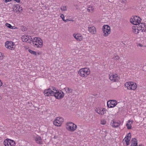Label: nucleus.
Returning <instances> with one entry per match:
<instances>
[{"mask_svg":"<svg viewBox=\"0 0 146 146\" xmlns=\"http://www.w3.org/2000/svg\"><path fill=\"white\" fill-rule=\"evenodd\" d=\"M138 146H143L142 145H139Z\"/></svg>","mask_w":146,"mask_h":146,"instance_id":"obj_42","label":"nucleus"},{"mask_svg":"<svg viewBox=\"0 0 146 146\" xmlns=\"http://www.w3.org/2000/svg\"><path fill=\"white\" fill-rule=\"evenodd\" d=\"M69 20L68 19H67L66 20H64L63 21H64L65 22H66L67 21H68Z\"/></svg>","mask_w":146,"mask_h":146,"instance_id":"obj_40","label":"nucleus"},{"mask_svg":"<svg viewBox=\"0 0 146 146\" xmlns=\"http://www.w3.org/2000/svg\"><path fill=\"white\" fill-rule=\"evenodd\" d=\"M88 7L87 10L89 12H92L94 10V8L92 6H89Z\"/></svg>","mask_w":146,"mask_h":146,"instance_id":"obj_25","label":"nucleus"},{"mask_svg":"<svg viewBox=\"0 0 146 146\" xmlns=\"http://www.w3.org/2000/svg\"><path fill=\"white\" fill-rule=\"evenodd\" d=\"M76 125L72 122L68 123L67 125V129L70 131H74L76 130Z\"/></svg>","mask_w":146,"mask_h":146,"instance_id":"obj_6","label":"nucleus"},{"mask_svg":"<svg viewBox=\"0 0 146 146\" xmlns=\"http://www.w3.org/2000/svg\"><path fill=\"white\" fill-rule=\"evenodd\" d=\"M6 25L7 27L10 29H13V27H12L11 25L9 23H6Z\"/></svg>","mask_w":146,"mask_h":146,"instance_id":"obj_30","label":"nucleus"},{"mask_svg":"<svg viewBox=\"0 0 146 146\" xmlns=\"http://www.w3.org/2000/svg\"><path fill=\"white\" fill-rule=\"evenodd\" d=\"M95 111L98 114L102 115L106 113L107 110L104 108H98L96 109Z\"/></svg>","mask_w":146,"mask_h":146,"instance_id":"obj_16","label":"nucleus"},{"mask_svg":"<svg viewBox=\"0 0 146 146\" xmlns=\"http://www.w3.org/2000/svg\"><path fill=\"white\" fill-rule=\"evenodd\" d=\"M3 83L1 80H0V87L2 86Z\"/></svg>","mask_w":146,"mask_h":146,"instance_id":"obj_39","label":"nucleus"},{"mask_svg":"<svg viewBox=\"0 0 146 146\" xmlns=\"http://www.w3.org/2000/svg\"><path fill=\"white\" fill-rule=\"evenodd\" d=\"M2 98V97L0 96V100H1Z\"/></svg>","mask_w":146,"mask_h":146,"instance_id":"obj_41","label":"nucleus"},{"mask_svg":"<svg viewBox=\"0 0 146 146\" xmlns=\"http://www.w3.org/2000/svg\"><path fill=\"white\" fill-rule=\"evenodd\" d=\"M106 122L105 119H103L101 121L100 124L103 125H104L106 124Z\"/></svg>","mask_w":146,"mask_h":146,"instance_id":"obj_31","label":"nucleus"},{"mask_svg":"<svg viewBox=\"0 0 146 146\" xmlns=\"http://www.w3.org/2000/svg\"><path fill=\"white\" fill-rule=\"evenodd\" d=\"M125 87L129 90H135L137 88V85L136 83L132 82H126L125 84Z\"/></svg>","mask_w":146,"mask_h":146,"instance_id":"obj_3","label":"nucleus"},{"mask_svg":"<svg viewBox=\"0 0 146 146\" xmlns=\"http://www.w3.org/2000/svg\"><path fill=\"white\" fill-rule=\"evenodd\" d=\"M60 9L62 11H67V8L66 6H62L60 8Z\"/></svg>","mask_w":146,"mask_h":146,"instance_id":"obj_28","label":"nucleus"},{"mask_svg":"<svg viewBox=\"0 0 146 146\" xmlns=\"http://www.w3.org/2000/svg\"><path fill=\"white\" fill-rule=\"evenodd\" d=\"M32 42L34 46L36 47L41 48L43 45L42 40L40 38L35 37L33 39Z\"/></svg>","mask_w":146,"mask_h":146,"instance_id":"obj_2","label":"nucleus"},{"mask_svg":"<svg viewBox=\"0 0 146 146\" xmlns=\"http://www.w3.org/2000/svg\"><path fill=\"white\" fill-rule=\"evenodd\" d=\"M129 135H131L130 133H129V134L127 135V136H126L123 140V142L124 143L125 142L127 145H128L129 144L130 139H129Z\"/></svg>","mask_w":146,"mask_h":146,"instance_id":"obj_19","label":"nucleus"},{"mask_svg":"<svg viewBox=\"0 0 146 146\" xmlns=\"http://www.w3.org/2000/svg\"><path fill=\"white\" fill-rule=\"evenodd\" d=\"M14 11L15 12H17L18 11H19V9H15V10L14 9Z\"/></svg>","mask_w":146,"mask_h":146,"instance_id":"obj_37","label":"nucleus"},{"mask_svg":"<svg viewBox=\"0 0 146 146\" xmlns=\"http://www.w3.org/2000/svg\"><path fill=\"white\" fill-rule=\"evenodd\" d=\"M141 20V19L139 17H138L137 16H135L131 18L130 21L133 24L137 25L140 23Z\"/></svg>","mask_w":146,"mask_h":146,"instance_id":"obj_5","label":"nucleus"},{"mask_svg":"<svg viewBox=\"0 0 146 146\" xmlns=\"http://www.w3.org/2000/svg\"><path fill=\"white\" fill-rule=\"evenodd\" d=\"M35 139L36 143L40 144H42V139L40 136L37 135L35 137Z\"/></svg>","mask_w":146,"mask_h":146,"instance_id":"obj_18","label":"nucleus"},{"mask_svg":"<svg viewBox=\"0 0 146 146\" xmlns=\"http://www.w3.org/2000/svg\"><path fill=\"white\" fill-rule=\"evenodd\" d=\"M119 58V57L116 54L114 55L112 57V59L115 60H117Z\"/></svg>","mask_w":146,"mask_h":146,"instance_id":"obj_27","label":"nucleus"},{"mask_svg":"<svg viewBox=\"0 0 146 146\" xmlns=\"http://www.w3.org/2000/svg\"><path fill=\"white\" fill-rule=\"evenodd\" d=\"M111 125L113 128H117L120 125H122V123L120 120H112L110 123Z\"/></svg>","mask_w":146,"mask_h":146,"instance_id":"obj_10","label":"nucleus"},{"mask_svg":"<svg viewBox=\"0 0 146 146\" xmlns=\"http://www.w3.org/2000/svg\"><path fill=\"white\" fill-rule=\"evenodd\" d=\"M73 36L78 41H81L82 40V37L80 34H74Z\"/></svg>","mask_w":146,"mask_h":146,"instance_id":"obj_20","label":"nucleus"},{"mask_svg":"<svg viewBox=\"0 0 146 146\" xmlns=\"http://www.w3.org/2000/svg\"><path fill=\"white\" fill-rule=\"evenodd\" d=\"M88 30L90 33L92 34H95L96 33V30L94 26L88 27Z\"/></svg>","mask_w":146,"mask_h":146,"instance_id":"obj_17","label":"nucleus"},{"mask_svg":"<svg viewBox=\"0 0 146 146\" xmlns=\"http://www.w3.org/2000/svg\"><path fill=\"white\" fill-rule=\"evenodd\" d=\"M50 88L52 90H54V91H55V92L56 91V90H56V88L54 87H52Z\"/></svg>","mask_w":146,"mask_h":146,"instance_id":"obj_34","label":"nucleus"},{"mask_svg":"<svg viewBox=\"0 0 146 146\" xmlns=\"http://www.w3.org/2000/svg\"><path fill=\"white\" fill-rule=\"evenodd\" d=\"M3 54L0 52V59H2L3 58Z\"/></svg>","mask_w":146,"mask_h":146,"instance_id":"obj_33","label":"nucleus"},{"mask_svg":"<svg viewBox=\"0 0 146 146\" xmlns=\"http://www.w3.org/2000/svg\"><path fill=\"white\" fill-rule=\"evenodd\" d=\"M117 104V102L115 100H110L107 102V106L109 108L115 107Z\"/></svg>","mask_w":146,"mask_h":146,"instance_id":"obj_15","label":"nucleus"},{"mask_svg":"<svg viewBox=\"0 0 146 146\" xmlns=\"http://www.w3.org/2000/svg\"><path fill=\"white\" fill-rule=\"evenodd\" d=\"M133 32L135 34H137L139 33V30L137 29V27L136 26H134L132 27Z\"/></svg>","mask_w":146,"mask_h":146,"instance_id":"obj_24","label":"nucleus"},{"mask_svg":"<svg viewBox=\"0 0 146 146\" xmlns=\"http://www.w3.org/2000/svg\"><path fill=\"white\" fill-rule=\"evenodd\" d=\"M15 7L16 9H19L20 8V5H17Z\"/></svg>","mask_w":146,"mask_h":146,"instance_id":"obj_35","label":"nucleus"},{"mask_svg":"<svg viewBox=\"0 0 146 146\" xmlns=\"http://www.w3.org/2000/svg\"><path fill=\"white\" fill-rule=\"evenodd\" d=\"M139 26V27H140L141 28V29L140 30H142V31H143V30H144L145 29V30L146 29V24L145 23H140L138 24Z\"/></svg>","mask_w":146,"mask_h":146,"instance_id":"obj_22","label":"nucleus"},{"mask_svg":"<svg viewBox=\"0 0 146 146\" xmlns=\"http://www.w3.org/2000/svg\"><path fill=\"white\" fill-rule=\"evenodd\" d=\"M102 30L104 36H107L110 33V28L108 25H104L103 27Z\"/></svg>","mask_w":146,"mask_h":146,"instance_id":"obj_4","label":"nucleus"},{"mask_svg":"<svg viewBox=\"0 0 146 146\" xmlns=\"http://www.w3.org/2000/svg\"><path fill=\"white\" fill-rule=\"evenodd\" d=\"M137 46H138L140 47H142L143 46L142 44L140 43H138L137 44Z\"/></svg>","mask_w":146,"mask_h":146,"instance_id":"obj_36","label":"nucleus"},{"mask_svg":"<svg viewBox=\"0 0 146 146\" xmlns=\"http://www.w3.org/2000/svg\"><path fill=\"white\" fill-rule=\"evenodd\" d=\"M133 122V121H132L128 120L126 124V126L128 129H130L131 128V124Z\"/></svg>","mask_w":146,"mask_h":146,"instance_id":"obj_23","label":"nucleus"},{"mask_svg":"<svg viewBox=\"0 0 146 146\" xmlns=\"http://www.w3.org/2000/svg\"><path fill=\"white\" fill-rule=\"evenodd\" d=\"M54 92L52 90L51 88H48L45 89L43 92L44 95L46 96H53L54 94Z\"/></svg>","mask_w":146,"mask_h":146,"instance_id":"obj_11","label":"nucleus"},{"mask_svg":"<svg viewBox=\"0 0 146 146\" xmlns=\"http://www.w3.org/2000/svg\"><path fill=\"white\" fill-rule=\"evenodd\" d=\"M65 90L67 93H70L72 92V89L68 87H66L64 88Z\"/></svg>","mask_w":146,"mask_h":146,"instance_id":"obj_26","label":"nucleus"},{"mask_svg":"<svg viewBox=\"0 0 146 146\" xmlns=\"http://www.w3.org/2000/svg\"><path fill=\"white\" fill-rule=\"evenodd\" d=\"M109 79L112 82H114L118 81L119 78L117 74H112L110 75Z\"/></svg>","mask_w":146,"mask_h":146,"instance_id":"obj_14","label":"nucleus"},{"mask_svg":"<svg viewBox=\"0 0 146 146\" xmlns=\"http://www.w3.org/2000/svg\"><path fill=\"white\" fill-rule=\"evenodd\" d=\"M29 51L30 53L33 54H34L35 55H36V54L37 52L34 51H33V50H29Z\"/></svg>","mask_w":146,"mask_h":146,"instance_id":"obj_29","label":"nucleus"},{"mask_svg":"<svg viewBox=\"0 0 146 146\" xmlns=\"http://www.w3.org/2000/svg\"><path fill=\"white\" fill-rule=\"evenodd\" d=\"M127 0H122L121 1V3H126V2Z\"/></svg>","mask_w":146,"mask_h":146,"instance_id":"obj_38","label":"nucleus"},{"mask_svg":"<svg viewBox=\"0 0 146 146\" xmlns=\"http://www.w3.org/2000/svg\"><path fill=\"white\" fill-rule=\"evenodd\" d=\"M21 39L23 42L30 43L31 42L32 38L30 36L25 35L22 36Z\"/></svg>","mask_w":146,"mask_h":146,"instance_id":"obj_13","label":"nucleus"},{"mask_svg":"<svg viewBox=\"0 0 146 146\" xmlns=\"http://www.w3.org/2000/svg\"><path fill=\"white\" fill-rule=\"evenodd\" d=\"M6 47L9 49L12 50L14 49L15 46L14 43L11 41H7L5 43Z\"/></svg>","mask_w":146,"mask_h":146,"instance_id":"obj_12","label":"nucleus"},{"mask_svg":"<svg viewBox=\"0 0 146 146\" xmlns=\"http://www.w3.org/2000/svg\"><path fill=\"white\" fill-rule=\"evenodd\" d=\"M78 73L81 77H86L90 74V70L87 68H81L79 70Z\"/></svg>","mask_w":146,"mask_h":146,"instance_id":"obj_1","label":"nucleus"},{"mask_svg":"<svg viewBox=\"0 0 146 146\" xmlns=\"http://www.w3.org/2000/svg\"><path fill=\"white\" fill-rule=\"evenodd\" d=\"M60 17L62 19L63 21L64 20V16L62 14H60Z\"/></svg>","mask_w":146,"mask_h":146,"instance_id":"obj_32","label":"nucleus"},{"mask_svg":"<svg viewBox=\"0 0 146 146\" xmlns=\"http://www.w3.org/2000/svg\"><path fill=\"white\" fill-rule=\"evenodd\" d=\"M63 119L62 117H57L54 120L53 124L57 127L61 126L62 122L63 121Z\"/></svg>","mask_w":146,"mask_h":146,"instance_id":"obj_9","label":"nucleus"},{"mask_svg":"<svg viewBox=\"0 0 146 146\" xmlns=\"http://www.w3.org/2000/svg\"><path fill=\"white\" fill-rule=\"evenodd\" d=\"M3 143L5 146H15V145L13 140L8 139L5 140Z\"/></svg>","mask_w":146,"mask_h":146,"instance_id":"obj_7","label":"nucleus"},{"mask_svg":"<svg viewBox=\"0 0 146 146\" xmlns=\"http://www.w3.org/2000/svg\"><path fill=\"white\" fill-rule=\"evenodd\" d=\"M53 96L58 99H60L63 97L64 96V93L61 91H59L56 90V91L54 92Z\"/></svg>","mask_w":146,"mask_h":146,"instance_id":"obj_8","label":"nucleus"},{"mask_svg":"<svg viewBox=\"0 0 146 146\" xmlns=\"http://www.w3.org/2000/svg\"><path fill=\"white\" fill-rule=\"evenodd\" d=\"M131 146H137V141L136 139L133 138L131 141Z\"/></svg>","mask_w":146,"mask_h":146,"instance_id":"obj_21","label":"nucleus"}]
</instances>
